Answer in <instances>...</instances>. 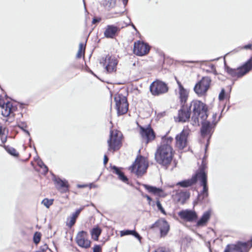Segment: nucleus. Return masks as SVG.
Here are the masks:
<instances>
[{
	"mask_svg": "<svg viewBox=\"0 0 252 252\" xmlns=\"http://www.w3.org/2000/svg\"><path fill=\"white\" fill-rule=\"evenodd\" d=\"M144 197L146 198L149 201V204H150V202L152 200V198L148 195H144Z\"/></svg>",
	"mask_w": 252,
	"mask_h": 252,
	"instance_id": "obj_53",
	"label": "nucleus"
},
{
	"mask_svg": "<svg viewBox=\"0 0 252 252\" xmlns=\"http://www.w3.org/2000/svg\"><path fill=\"white\" fill-rule=\"evenodd\" d=\"M23 105H24V104L23 103H21L20 104V107L21 108H24Z\"/></svg>",
	"mask_w": 252,
	"mask_h": 252,
	"instance_id": "obj_61",
	"label": "nucleus"
},
{
	"mask_svg": "<svg viewBox=\"0 0 252 252\" xmlns=\"http://www.w3.org/2000/svg\"><path fill=\"white\" fill-rule=\"evenodd\" d=\"M47 250L51 251L48 245L46 244H45L43 246L40 247L39 250L36 251L35 252H46Z\"/></svg>",
	"mask_w": 252,
	"mask_h": 252,
	"instance_id": "obj_41",
	"label": "nucleus"
},
{
	"mask_svg": "<svg viewBox=\"0 0 252 252\" xmlns=\"http://www.w3.org/2000/svg\"><path fill=\"white\" fill-rule=\"evenodd\" d=\"M200 185L203 187L202 190L198 194V202H202L208 196V188L207 186V178H199Z\"/></svg>",
	"mask_w": 252,
	"mask_h": 252,
	"instance_id": "obj_16",
	"label": "nucleus"
},
{
	"mask_svg": "<svg viewBox=\"0 0 252 252\" xmlns=\"http://www.w3.org/2000/svg\"><path fill=\"white\" fill-rule=\"evenodd\" d=\"M84 206L76 210V211L72 214L70 218L69 221L66 223L68 227L71 228L74 225L80 213L84 209Z\"/></svg>",
	"mask_w": 252,
	"mask_h": 252,
	"instance_id": "obj_26",
	"label": "nucleus"
},
{
	"mask_svg": "<svg viewBox=\"0 0 252 252\" xmlns=\"http://www.w3.org/2000/svg\"><path fill=\"white\" fill-rule=\"evenodd\" d=\"M101 248L99 245H95L93 249V252H101Z\"/></svg>",
	"mask_w": 252,
	"mask_h": 252,
	"instance_id": "obj_44",
	"label": "nucleus"
},
{
	"mask_svg": "<svg viewBox=\"0 0 252 252\" xmlns=\"http://www.w3.org/2000/svg\"><path fill=\"white\" fill-rule=\"evenodd\" d=\"M140 134L146 139L147 143L153 140L156 137L155 133L150 125L145 128L140 126Z\"/></svg>",
	"mask_w": 252,
	"mask_h": 252,
	"instance_id": "obj_18",
	"label": "nucleus"
},
{
	"mask_svg": "<svg viewBox=\"0 0 252 252\" xmlns=\"http://www.w3.org/2000/svg\"><path fill=\"white\" fill-rule=\"evenodd\" d=\"M29 146L30 147L32 148V138H30L29 139Z\"/></svg>",
	"mask_w": 252,
	"mask_h": 252,
	"instance_id": "obj_59",
	"label": "nucleus"
},
{
	"mask_svg": "<svg viewBox=\"0 0 252 252\" xmlns=\"http://www.w3.org/2000/svg\"><path fill=\"white\" fill-rule=\"evenodd\" d=\"M189 108L188 105H181L177 118L178 122L185 123L189 121L191 113Z\"/></svg>",
	"mask_w": 252,
	"mask_h": 252,
	"instance_id": "obj_13",
	"label": "nucleus"
},
{
	"mask_svg": "<svg viewBox=\"0 0 252 252\" xmlns=\"http://www.w3.org/2000/svg\"><path fill=\"white\" fill-rule=\"evenodd\" d=\"M96 186L93 183H91L90 184V187L91 188H95Z\"/></svg>",
	"mask_w": 252,
	"mask_h": 252,
	"instance_id": "obj_60",
	"label": "nucleus"
},
{
	"mask_svg": "<svg viewBox=\"0 0 252 252\" xmlns=\"http://www.w3.org/2000/svg\"><path fill=\"white\" fill-rule=\"evenodd\" d=\"M102 232L101 229L98 226L94 227L91 231L92 238L94 241H97Z\"/></svg>",
	"mask_w": 252,
	"mask_h": 252,
	"instance_id": "obj_30",
	"label": "nucleus"
},
{
	"mask_svg": "<svg viewBox=\"0 0 252 252\" xmlns=\"http://www.w3.org/2000/svg\"><path fill=\"white\" fill-rule=\"evenodd\" d=\"M212 212L211 209H209L204 212L201 218L197 221L196 226L197 227L205 226L210 219Z\"/></svg>",
	"mask_w": 252,
	"mask_h": 252,
	"instance_id": "obj_23",
	"label": "nucleus"
},
{
	"mask_svg": "<svg viewBox=\"0 0 252 252\" xmlns=\"http://www.w3.org/2000/svg\"><path fill=\"white\" fill-rule=\"evenodd\" d=\"M168 89L167 84L159 80H156L153 82L150 86L151 94L155 96L166 93Z\"/></svg>",
	"mask_w": 252,
	"mask_h": 252,
	"instance_id": "obj_8",
	"label": "nucleus"
},
{
	"mask_svg": "<svg viewBox=\"0 0 252 252\" xmlns=\"http://www.w3.org/2000/svg\"><path fill=\"white\" fill-rule=\"evenodd\" d=\"M118 178L119 180H120L122 182H123L127 185H129L128 179L125 175L124 172H123L121 174H119V176H118Z\"/></svg>",
	"mask_w": 252,
	"mask_h": 252,
	"instance_id": "obj_38",
	"label": "nucleus"
},
{
	"mask_svg": "<svg viewBox=\"0 0 252 252\" xmlns=\"http://www.w3.org/2000/svg\"><path fill=\"white\" fill-rule=\"evenodd\" d=\"M83 45H84L82 43H80L79 44V48L78 51L77 52V54L76 55L77 58H80L82 56V54H83V55L84 54L85 48L84 49V51L82 52Z\"/></svg>",
	"mask_w": 252,
	"mask_h": 252,
	"instance_id": "obj_40",
	"label": "nucleus"
},
{
	"mask_svg": "<svg viewBox=\"0 0 252 252\" xmlns=\"http://www.w3.org/2000/svg\"><path fill=\"white\" fill-rule=\"evenodd\" d=\"M128 26H131L132 28L135 31H137V30L136 28V27L135 26V25L132 23H131V22H130L129 24L128 25H127Z\"/></svg>",
	"mask_w": 252,
	"mask_h": 252,
	"instance_id": "obj_54",
	"label": "nucleus"
},
{
	"mask_svg": "<svg viewBox=\"0 0 252 252\" xmlns=\"http://www.w3.org/2000/svg\"><path fill=\"white\" fill-rule=\"evenodd\" d=\"M252 247V240L248 242L239 241L231 249L227 245L224 252H248Z\"/></svg>",
	"mask_w": 252,
	"mask_h": 252,
	"instance_id": "obj_9",
	"label": "nucleus"
},
{
	"mask_svg": "<svg viewBox=\"0 0 252 252\" xmlns=\"http://www.w3.org/2000/svg\"><path fill=\"white\" fill-rule=\"evenodd\" d=\"M120 29L114 25H107L104 32V35L107 38L113 39L118 35Z\"/></svg>",
	"mask_w": 252,
	"mask_h": 252,
	"instance_id": "obj_19",
	"label": "nucleus"
},
{
	"mask_svg": "<svg viewBox=\"0 0 252 252\" xmlns=\"http://www.w3.org/2000/svg\"><path fill=\"white\" fill-rule=\"evenodd\" d=\"M217 113H214L213 116H212V121L211 122H215L216 123V125L217 124L218 121L220 120V117H221V115L219 117V120L218 121H216V118H217Z\"/></svg>",
	"mask_w": 252,
	"mask_h": 252,
	"instance_id": "obj_45",
	"label": "nucleus"
},
{
	"mask_svg": "<svg viewBox=\"0 0 252 252\" xmlns=\"http://www.w3.org/2000/svg\"><path fill=\"white\" fill-rule=\"evenodd\" d=\"M252 70V57L241 66L232 68L225 64V70L231 77L241 78Z\"/></svg>",
	"mask_w": 252,
	"mask_h": 252,
	"instance_id": "obj_3",
	"label": "nucleus"
},
{
	"mask_svg": "<svg viewBox=\"0 0 252 252\" xmlns=\"http://www.w3.org/2000/svg\"><path fill=\"white\" fill-rule=\"evenodd\" d=\"M5 151L10 155L14 157H18L19 156V153L16 152V150L13 147H10L8 145H2Z\"/></svg>",
	"mask_w": 252,
	"mask_h": 252,
	"instance_id": "obj_32",
	"label": "nucleus"
},
{
	"mask_svg": "<svg viewBox=\"0 0 252 252\" xmlns=\"http://www.w3.org/2000/svg\"><path fill=\"white\" fill-rule=\"evenodd\" d=\"M160 223V219L156 221L154 223H153L150 227L151 228H154L155 227H158L159 224Z\"/></svg>",
	"mask_w": 252,
	"mask_h": 252,
	"instance_id": "obj_46",
	"label": "nucleus"
},
{
	"mask_svg": "<svg viewBox=\"0 0 252 252\" xmlns=\"http://www.w3.org/2000/svg\"><path fill=\"white\" fill-rule=\"evenodd\" d=\"M41 234L40 232L36 231L33 234V241L35 245H37L40 241Z\"/></svg>",
	"mask_w": 252,
	"mask_h": 252,
	"instance_id": "obj_36",
	"label": "nucleus"
},
{
	"mask_svg": "<svg viewBox=\"0 0 252 252\" xmlns=\"http://www.w3.org/2000/svg\"><path fill=\"white\" fill-rule=\"evenodd\" d=\"M18 127L25 132L28 136H30V132L25 129L27 127V124L25 122H21L18 124Z\"/></svg>",
	"mask_w": 252,
	"mask_h": 252,
	"instance_id": "obj_37",
	"label": "nucleus"
},
{
	"mask_svg": "<svg viewBox=\"0 0 252 252\" xmlns=\"http://www.w3.org/2000/svg\"><path fill=\"white\" fill-rule=\"evenodd\" d=\"M77 187L79 188H83L87 187L86 185H78Z\"/></svg>",
	"mask_w": 252,
	"mask_h": 252,
	"instance_id": "obj_58",
	"label": "nucleus"
},
{
	"mask_svg": "<svg viewBox=\"0 0 252 252\" xmlns=\"http://www.w3.org/2000/svg\"><path fill=\"white\" fill-rule=\"evenodd\" d=\"M100 63H102L103 65L105 66V68L107 72L111 73L116 71L118 61L115 58L107 55Z\"/></svg>",
	"mask_w": 252,
	"mask_h": 252,
	"instance_id": "obj_14",
	"label": "nucleus"
},
{
	"mask_svg": "<svg viewBox=\"0 0 252 252\" xmlns=\"http://www.w3.org/2000/svg\"><path fill=\"white\" fill-rule=\"evenodd\" d=\"M179 201H181L182 203H184L187 199L189 198L190 194L189 192L183 191L179 193Z\"/></svg>",
	"mask_w": 252,
	"mask_h": 252,
	"instance_id": "obj_33",
	"label": "nucleus"
},
{
	"mask_svg": "<svg viewBox=\"0 0 252 252\" xmlns=\"http://www.w3.org/2000/svg\"><path fill=\"white\" fill-rule=\"evenodd\" d=\"M53 199H49L48 198H44L42 201L43 204L46 208H49L51 205L53 203Z\"/></svg>",
	"mask_w": 252,
	"mask_h": 252,
	"instance_id": "obj_39",
	"label": "nucleus"
},
{
	"mask_svg": "<svg viewBox=\"0 0 252 252\" xmlns=\"http://www.w3.org/2000/svg\"><path fill=\"white\" fill-rule=\"evenodd\" d=\"M83 3H84V7H85V8H86V4H85V0H83Z\"/></svg>",
	"mask_w": 252,
	"mask_h": 252,
	"instance_id": "obj_63",
	"label": "nucleus"
},
{
	"mask_svg": "<svg viewBox=\"0 0 252 252\" xmlns=\"http://www.w3.org/2000/svg\"><path fill=\"white\" fill-rule=\"evenodd\" d=\"M143 186L149 192L153 193L154 194H159L160 193L163 192L162 189L160 188H157L156 187L150 186L147 184H143Z\"/></svg>",
	"mask_w": 252,
	"mask_h": 252,
	"instance_id": "obj_29",
	"label": "nucleus"
},
{
	"mask_svg": "<svg viewBox=\"0 0 252 252\" xmlns=\"http://www.w3.org/2000/svg\"><path fill=\"white\" fill-rule=\"evenodd\" d=\"M38 160L37 161V164L38 166L41 168H43V174L46 175L48 172V167L44 164L43 161L39 158L38 156H37Z\"/></svg>",
	"mask_w": 252,
	"mask_h": 252,
	"instance_id": "obj_34",
	"label": "nucleus"
},
{
	"mask_svg": "<svg viewBox=\"0 0 252 252\" xmlns=\"http://www.w3.org/2000/svg\"><path fill=\"white\" fill-rule=\"evenodd\" d=\"M4 129L3 128L2 126H0V136H1L4 134Z\"/></svg>",
	"mask_w": 252,
	"mask_h": 252,
	"instance_id": "obj_52",
	"label": "nucleus"
},
{
	"mask_svg": "<svg viewBox=\"0 0 252 252\" xmlns=\"http://www.w3.org/2000/svg\"><path fill=\"white\" fill-rule=\"evenodd\" d=\"M110 168L112 170L113 173L119 176V174H121L123 172L122 171V168L118 167L116 165H110Z\"/></svg>",
	"mask_w": 252,
	"mask_h": 252,
	"instance_id": "obj_35",
	"label": "nucleus"
},
{
	"mask_svg": "<svg viewBox=\"0 0 252 252\" xmlns=\"http://www.w3.org/2000/svg\"><path fill=\"white\" fill-rule=\"evenodd\" d=\"M156 205L158 210H159L162 214H166L164 208L162 207L161 204L160 203V201L158 200L157 201Z\"/></svg>",
	"mask_w": 252,
	"mask_h": 252,
	"instance_id": "obj_43",
	"label": "nucleus"
},
{
	"mask_svg": "<svg viewBox=\"0 0 252 252\" xmlns=\"http://www.w3.org/2000/svg\"><path fill=\"white\" fill-rule=\"evenodd\" d=\"M114 99L116 103L117 115L121 116L126 113L128 109V103L126 97L122 94H115Z\"/></svg>",
	"mask_w": 252,
	"mask_h": 252,
	"instance_id": "obj_5",
	"label": "nucleus"
},
{
	"mask_svg": "<svg viewBox=\"0 0 252 252\" xmlns=\"http://www.w3.org/2000/svg\"><path fill=\"white\" fill-rule=\"evenodd\" d=\"M252 44L251 43L246 45L242 47V49H246V50L252 49Z\"/></svg>",
	"mask_w": 252,
	"mask_h": 252,
	"instance_id": "obj_48",
	"label": "nucleus"
},
{
	"mask_svg": "<svg viewBox=\"0 0 252 252\" xmlns=\"http://www.w3.org/2000/svg\"><path fill=\"white\" fill-rule=\"evenodd\" d=\"M108 160H109V158H108L107 157L106 155H104V159H103V163L104 165H106L108 161Z\"/></svg>",
	"mask_w": 252,
	"mask_h": 252,
	"instance_id": "obj_50",
	"label": "nucleus"
},
{
	"mask_svg": "<svg viewBox=\"0 0 252 252\" xmlns=\"http://www.w3.org/2000/svg\"><path fill=\"white\" fill-rule=\"evenodd\" d=\"M231 91V88H230L229 91L228 93H226L225 90L224 88L221 89V91L219 95V100L220 101H222L224 99H229L230 97V92Z\"/></svg>",
	"mask_w": 252,
	"mask_h": 252,
	"instance_id": "obj_31",
	"label": "nucleus"
},
{
	"mask_svg": "<svg viewBox=\"0 0 252 252\" xmlns=\"http://www.w3.org/2000/svg\"><path fill=\"white\" fill-rule=\"evenodd\" d=\"M158 228L160 230L161 237H165L168 233L170 229V226L168 222L164 219H160V223Z\"/></svg>",
	"mask_w": 252,
	"mask_h": 252,
	"instance_id": "obj_24",
	"label": "nucleus"
},
{
	"mask_svg": "<svg viewBox=\"0 0 252 252\" xmlns=\"http://www.w3.org/2000/svg\"><path fill=\"white\" fill-rule=\"evenodd\" d=\"M53 181L56 185L57 189L61 192L66 193L69 191V185L67 180L54 176Z\"/></svg>",
	"mask_w": 252,
	"mask_h": 252,
	"instance_id": "obj_17",
	"label": "nucleus"
},
{
	"mask_svg": "<svg viewBox=\"0 0 252 252\" xmlns=\"http://www.w3.org/2000/svg\"><path fill=\"white\" fill-rule=\"evenodd\" d=\"M87 235V232L85 231L82 230L78 233L75 239L79 246L86 249L90 247L91 241L86 239Z\"/></svg>",
	"mask_w": 252,
	"mask_h": 252,
	"instance_id": "obj_15",
	"label": "nucleus"
},
{
	"mask_svg": "<svg viewBox=\"0 0 252 252\" xmlns=\"http://www.w3.org/2000/svg\"><path fill=\"white\" fill-rule=\"evenodd\" d=\"M187 137L188 135L184 130H182L179 134L176 135L175 137L176 146L179 149L183 150L186 147Z\"/></svg>",
	"mask_w": 252,
	"mask_h": 252,
	"instance_id": "obj_21",
	"label": "nucleus"
},
{
	"mask_svg": "<svg viewBox=\"0 0 252 252\" xmlns=\"http://www.w3.org/2000/svg\"><path fill=\"white\" fill-rule=\"evenodd\" d=\"M34 158L35 161H36L37 162V161L38 160V159L37 158V156L36 157H35Z\"/></svg>",
	"mask_w": 252,
	"mask_h": 252,
	"instance_id": "obj_64",
	"label": "nucleus"
},
{
	"mask_svg": "<svg viewBox=\"0 0 252 252\" xmlns=\"http://www.w3.org/2000/svg\"><path fill=\"white\" fill-rule=\"evenodd\" d=\"M211 83V79L209 77H203L194 86L193 90L194 92L199 96L206 94L210 88Z\"/></svg>",
	"mask_w": 252,
	"mask_h": 252,
	"instance_id": "obj_7",
	"label": "nucleus"
},
{
	"mask_svg": "<svg viewBox=\"0 0 252 252\" xmlns=\"http://www.w3.org/2000/svg\"><path fill=\"white\" fill-rule=\"evenodd\" d=\"M119 132L116 131L115 134L113 130L110 131L109 139L108 140V150L116 151L120 148L121 144V137Z\"/></svg>",
	"mask_w": 252,
	"mask_h": 252,
	"instance_id": "obj_10",
	"label": "nucleus"
},
{
	"mask_svg": "<svg viewBox=\"0 0 252 252\" xmlns=\"http://www.w3.org/2000/svg\"><path fill=\"white\" fill-rule=\"evenodd\" d=\"M150 50L149 45L144 41H137L134 42L133 52L139 56H143L147 55Z\"/></svg>",
	"mask_w": 252,
	"mask_h": 252,
	"instance_id": "obj_11",
	"label": "nucleus"
},
{
	"mask_svg": "<svg viewBox=\"0 0 252 252\" xmlns=\"http://www.w3.org/2000/svg\"><path fill=\"white\" fill-rule=\"evenodd\" d=\"M148 164L142 156L137 157L134 163L130 167L132 172H134L138 177L142 176L147 170Z\"/></svg>",
	"mask_w": 252,
	"mask_h": 252,
	"instance_id": "obj_6",
	"label": "nucleus"
},
{
	"mask_svg": "<svg viewBox=\"0 0 252 252\" xmlns=\"http://www.w3.org/2000/svg\"><path fill=\"white\" fill-rule=\"evenodd\" d=\"M128 0H122L123 3L125 7H126L128 3Z\"/></svg>",
	"mask_w": 252,
	"mask_h": 252,
	"instance_id": "obj_56",
	"label": "nucleus"
},
{
	"mask_svg": "<svg viewBox=\"0 0 252 252\" xmlns=\"http://www.w3.org/2000/svg\"><path fill=\"white\" fill-rule=\"evenodd\" d=\"M141 195L142 196L144 197V196L145 195H147L146 194H144L143 192H141Z\"/></svg>",
	"mask_w": 252,
	"mask_h": 252,
	"instance_id": "obj_62",
	"label": "nucleus"
},
{
	"mask_svg": "<svg viewBox=\"0 0 252 252\" xmlns=\"http://www.w3.org/2000/svg\"><path fill=\"white\" fill-rule=\"evenodd\" d=\"M106 3L104 4L105 6H108L110 8H112L114 6L115 1L114 0H104Z\"/></svg>",
	"mask_w": 252,
	"mask_h": 252,
	"instance_id": "obj_42",
	"label": "nucleus"
},
{
	"mask_svg": "<svg viewBox=\"0 0 252 252\" xmlns=\"http://www.w3.org/2000/svg\"><path fill=\"white\" fill-rule=\"evenodd\" d=\"M1 140L2 143H5L6 142V141H7V136H5L4 137H1Z\"/></svg>",
	"mask_w": 252,
	"mask_h": 252,
	"instance_id": "obj_55",
	"label": "nucleus"
},
{
	"mask_svg": "<svg viewBox=\"0 0 252 252\" xmlns=\"http://www.w3.org/2000/svg\"><path fill=\"white\" fill-rule=\"evenodd\" d=\"M101 20V18H97V17H94L93 18V21H92V23L93 24H95L97 23H99Z\"/></svg>",
	"mask_w": 252,
	"mask_h": 252,
	"instance_id": "obj_47",
	"label": "nucleus"
},
{
	"mask_svg": "<svg viewBox=\"0 0 252 252\" xmlns=\"http://www.w3.org/2000/svg\"><path fill=\"white\" fill-rule=\"evenodd\" d=\"M1 108V115L5 117H8L11 112L12 104L9 101L4 102L3 105L0 106Z\"/></svg>",
	"mask_w": 252,
	"mask_h": 252,
	"instance_id": "obj_27",
	"label": "nucleus"
},
{
	"mask_svg": "<svg viewBox=\"0 0 252 252\" xmlns=\"http://www.w3.org/2000/svg\"><path fill=\"white\" fill-rule=\"evenodd\" d=\"M209 66H210L211 69L214 71L215 74H216V69H215V65L214 64H210L209 65Z\"/></svg>",
	"mask_w": 252,
	"mask_h": 252,
	"instance_id": "obj_51",
	"label": "nucleus"
},
{
	"mask_svg": "<svg viewBox=\"0 0 252 252\" xmlns=\"http://www.w3.org/2000/svg\"><path fill=\"white\" fill-rule=\"evenodd\" d=\"M177 83L179 88V99L181 105H187L186 102L189 97V91L184 88L181 83L177 79Z\"/></svg>",
	"mask_w": 252,
	"mask_h": 252,
	"instance_id": "obj_20",
	"label": "nucleus"
},
{
	"mask_svg": "<svg viewBox=\"0 0 252 252\" xmlns=\"http://www.w3.org/2000/svg\"><path fill=\"white\" fill-rule=\"evenodd\" d=\"M200 124L201 125V126L200 129L201 136L202 138H208L205 149V152L206 153L208 147L209 145L210 140L216 126V124L214 122H211L210 121L207 120V119L205 120H201Z\"/></svg>",
	"mask_w": 252,
	"mask_h": 252,
	"instance_id": "obj_4",
	"label": "nucleus"
},
{
	"mask_svg": "<svg viewBox=\"0 0 252 252\" xmlns=\"http://www.w3.org/2000/svg\"><path fill=\"white\" fill-rule=\"evenodd\" d=\"M162 137L161 145L158 148L155 154V158L157 163L167 169L173 159L174 152L170 145L173 140L171 137H166L167 134Z\"/></svg>",
	"mask_w": 252,
	"mask_h": 252,
	"instance_id": "obj_1",
	"label": "nucleus"
},
{
	"mask_svg": "<svg viewBox=\"0 0 252 252\" xmlns=\"http://www.w3.org/2000/svg\"><path fill=\"white\" fill-rule=\"evenodd\" d=\"M121 236H124L126 235H132L135 238H137L140 242L142 239V237L135 230H124L120 232Z\"/></svg>",
	"mask_w": 252,
	"mask_h": 252,
	"instance_id": "obj_28",
	"label": "nucleus"
},
{
	"mask_svg": "<svg viewBox=\"0 0 252 252\" xmlns=\"http://www.w3.org/2000/svg\"><path fill=\"white\" fill-rule=\"evenodd\" d=\"M4 102V101L2 99L1 96L0 95V106L3 105Z\"/></svg>",
	"mask_w": 252,
	"mask_h": 252,
	"instance_id": "obj_57",
	"label": "nucleus"
},
{
	"mask_svg": "<svg viewBox=\"0 0 252 252\" xmlns=\"http://www.w3.org/2000/svg\"><path fill=\"white\" fill-rule=\"evenodd\" d=\"M178 215L183 220L190 222L195 221L198 218L197 213L189 209L182 210L178 213Z\"/></svg>",
	"mask_w": 252,
	"mask_h": 252,
	"instance_id": "obj_12",
	"label": "nucleus"
},
{
	"mask_svg": "<svg viewBox=\"0 0 252 252\" xmlns=\"http://www.w3.org/2000/svg\"><path fill=\"white\" fill-rule=\"evenodd\" d=\"M189 110L192 112L191 124L193 126H199L200 120H205L208 117V106L200 100H193L189 105Z\"/></svg>",
	"mask_w": 252,
	"mask_h": 252,
	"instance_id": "obj_2",
	"label": "nucleus"
},
{
	"mask_svg": "<svg viewBox=\"0 0 252 252\" xmlns=\"http://www.w3.org/2000/svg\"><path fill=\"white\" fill-rule=\"evenodd\" d=\"M198 178H199L195 174H193L190 179L183 180L177 182L176 186L184 188L190 187L196 184Z\"/></svg>",
	"mask_w": 252,
	"mask_h": 252,
	"instance_id": "obj_22",
	"label": "nucleus"
},
{
	"mask_svg": "<svg viewBox=\"0 0 252 252\" xmlns=\"http://www.w3.org/2000/svg\"><path fill=\"white\" fill-rule=\"evenodd\" d=\"M154 252H168L165 251V250L164 248H158V249H157Z\"/></svg>",
	"mask_w": 252,
	"mask_h": 252,
	"instance_id": "obj_49",
	"label": "nucleus"
},
{
	"mask_svg": "<svg viewBox=\"0 0 252 252\" xmlns=\"http://www.w3.org/2000/svg\"><path fill=\"white\" fill-rule=\"evenodd\" d=\"M207 158V156L205 154L204 157L202 160L201 165L200 166L198 171L194 174H195L198 178H207V174L205 172V170L207 167V163L206 161V159Z\"/></svg>",
	"mask_w": 252,
	"mask_h": 252,
	"instance_id": "obj_25",
	"label": "nucleus"
}]
</instances>
